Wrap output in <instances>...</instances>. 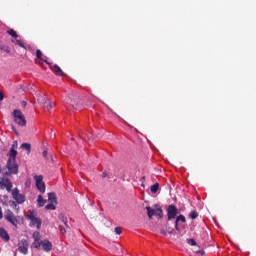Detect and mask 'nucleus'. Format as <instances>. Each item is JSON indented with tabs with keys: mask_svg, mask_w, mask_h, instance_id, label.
<instances>
[{
	"mask_svg": "<svg viewBox=\"0 0 256 256\" xmlns=\"http://www.w3.org/2000/svg\"><path fill=\"white\" fill-rule=\"evenodd\" d=\"M49 68L51 69V71H54L58 75V77H64L65 73L63 72V70L60 68L59 65L54 64L52 66V64H50Z\"/></svg>",
	"mask_w": 256,
	"mask_h": 256,
	"instance_id": "ddd939ff",
	"label": "nucleus"
},
{
	"mask_svg": "<svg viewBox=\"0 0 256 256\" xmlns=\"http://www.w3.org/2000/svg\"><path fill=\"white\" fill-rule=\"evenodd\" d=\"M17 155H18V151L15 150L14 148H11L8 152V156H9L8 161L16 162Z\"/></svg>",
	"mask_w": 256,
	"mask_h": 256,
	"instance_id": "4468645a",
	"label": "nucleus"
},
{
	"mask_svg": "<svg viewBox=\"0 0 256 256\" xmlns=\"http://www.w3.org/2000/svg\"><path fill=\"white\" fill-rule=\"evenodd\" d=\"M17 146H18L17 142H14V143L12 144V146H11V149H15V148H17Z\"/></svg>",
	"mask_w": 256,
	"mask_h": 256,
	"instance_id": "ea45409f",
	"label": "nucleus"
},
{
	"mask_svg": "<svg viewBox=\"0 0 256 256\" xmlns=\"http://www.w3.org/2000/svg\"><path fill=\"white\" fill-rule=\"evenodd\" d=\"M4 51L7 52V53H10L11 50H10L9 47H6V48L4 49Z\"/></svg>",
	"mask_w": 256,
	"mask_h": 256,
	"instance_id": "79ce46f5",
	"label": "nucleus"
},
{
	"mask_svg": "<svg viewBox=\"0 0 256 256\" xmlns=\"http://www.w3.org/2000/svg\"><path fill=\"white\" fill-rule=\"evenodd\" d=\"M48 201H49L50 203L57 204V196H56V193H54V192L48 193Z\"/></svg>",
	"mask_w": 256,
	"mask_h": 256,
	"instance_id": "f3484780",
	"label": "nucleus"
},
{
	"mask_svg": "<svg viewBox=\"0 0 256 256\" xmlns=\"http://www.w3.org/2000/svg\"><path fill=\"white\" fill-rule=\"evenodd\" d=\"M7 33L13 38H18V33L14 29L8 30Z\"/></svg>",
	"mask_w": 256,
	"mask_h": 256,
	"instance_id": "393cba45",
	"label": "nucleus"
},
{
	"mask_svg": "<svg viewBox=\"0 0 256 256\" xmlns=\"http://www.w3.org/2000/svg\"><path fill=\"white\" fill-rule=\"evenodd\" d=\"M115 234L121 235L122 234V228L121 227H115Z\"/></svg>",
	"mask_w": 256,
	"mask_h": 256,
	"instance_id": "2f4dec72",
	"label": "nucleus"
},
{
	"mask_svg": "<svg viewBox=\"0 0 256 256\" xmlns=\"http://www.w3.org/2000/svg\"><path fill=\"white\" fill-rule=\"evenodd\" d=\"M12 198L15 200V202L18 205H22L26 202V196L22 193H20V190L18 188H14L11 191Z\"/></svg>",
	"mask_w": 256,
	"mask_h": 256,
	"instance_id": "39448f33",
	"label": "nucleus"
},
{
	"mask_svg": "<svg viewBox=\"0 0 256 256\" xmlns=\"http://www.w3.org/2000/svg\"><path fill=\"white\" fill-rule=\"evenodd\" d=\"M43 107L46 111H51V109H53V104L50 102V100L46 99L43 103Z\"/></svg>",
	"mask_w": 256,
	"mask_h": 256,
	"instance_id": "6ab92c4d",
	"label": "nucleus"
},
{
	"mask_svg": "<svg viewBox=\"0 0 256 256\" xmlns=\"http://www.w3.org/2000/svg\"><path fill=\"white\" fill-rule=\"evenodd\" d=\"M177 215H178V208L175 205H169L167 208L168 220L171 221L173 219H176Z\"/></svg>",
	"mask_w": 256,
	"mask_h": 256,
	"instance_id": "9b49d317",
	"label": "nucleus"
},
{
	"mask_svg": "<svg viewBox=\"0 0 256 256\" xmlns=\"http://www.w3.org/2000/svg\"><path fill=\"white\" fill-rule=\"evenodd\" d=\"M28 220L30 221L31 227H36L37 230L41 229L42 220L39 217H36L34 213H30L27 216Z\"/></svg>",
	"mask_w": 256,
	"mask_h": 256,
	"instance_id": "0eeeda50",
	"label": "nucleus"
},
{
	"mask_svg": "<svg viewBox=\"0 0 256 256\" xmlns=\"http://www.w3.org/2000/svg\"><path fill=\"white\" fill-rule=\"evenodd\" d=\"M36 57L39 59V61H42L43 63H46V65H51L50 62H48L47 60L43 59V53L40 49L36 50Z\"/></svg>",
	"mask_w": 256,
	"mask_h": 256,
	"instance_id": "dca6fc26",
	"label": "nucleus"
},
{
	"mask_svg": "<svg viewBox=\"0 0 256 256\" xmlns=\"http://www.w3.org/2000/svg\"><path fill=\"white\" fill-rule=\"evenodd\" d=\"M6 168L7 172H5V175L7 176L17 175L19 173V165L16 161H7Z\"/></svg>",
	"mask_w": 256,
	"mask_h": 256,
	"instance_id": "20e7f679",
	"label": "nucleus"
},
{
	"mask_svg": "<svg viewBox=\"0 0 256 256\" xmlns=\"http://www.w3.org/2000/svg\"><path fill=\"white\" fill-rule=\"evenodd\" d=\"M46 202H47V200H45L42 195H38L37 204H38L39 208L44 207Z\"/></svg>",
	"mask_w": 256,
	"mask_h": 256,
	"instance_id": "a211bd4d",
	"label": "nucleus"
},
{
	"mask_svg": "<svg viewBox=\"0 0 256 256\" xmlns=\"http://www.w3.org/2000/svg\"><path fill=\"white\" fill-rule=\"evenodd\" d=\"M0 238L3 239L5 242L10 241V235L4 228H0Z\"/></svg>",
	"mask_w": 256,
	"mask_h": 256,
	"instance_id": "2eb2a0df",
	"label": "nucleus"
},
{
	"mask_svg": "<svg viewBox=\"0 0 256 256\" xmlns=\"http://www.w3.org/2000/svg\"><path fill=\"white\" fill-rule=\"evenodd\" d=\"M188 244L190 246H197V242L195 241V239H188Z\"/></svg>",
	"mask_w": 256,
	"mask_h": 256,
	"instance_id": "7c9ffc66",
	"label": "nucleus"
},
{
	"mask_svg": "<svg viewBox=\"0 0 256 256\" xmlns=\"http://www.w3.org/2000/svg\"><path fill=\"white\" fill-rule=\"evenodd\" d=\"M11 207L14 208L17 212H19V210H20V207H18V204L15 201H13L11 203Z\"/></svg>",
	"mask_w": 256,
	"mask_h": 256,
	"instance_id": "c756f323",
	"label": "nucleus"
},
{
	"mask_svg": "<svg viewBox=\"0 0 256 256\" xmlns=\"http://www.w3.org/2000/svg\"><path fill=\"white\" fill-rule=\"evenodd\" d=\"M45 209L46 210H50V211H55L56 210V203L50 202L49 204H47L45 206Z\"/></svg>",
	"mask_w": 256,
	"mask_h": 256,
	"instance_id": "5701e85b",
	"label": "nucleus"
},
{
	"mask_svg": "<svg viewBox=\"0 0 256 256\" xmlns=\"http://www.w3.org/2000/svg\"><path fill=\"white\" fill-rule=\"evenodd\" d=\"M42 246V241L40 240H34L32 243V248L40 250Z\"/></svg>",
	"mask_w": 256,
	"mask_h": 256,
	"instance_id": "412c9836",
	"label": "nucleus"
},
{
	"mask_svg": "<svg viewBox=\"0 0 256 256\" xmlns=\"http://www.w3.org/2000/svg\"><path fill=\"white\" fill-rule=\"evenodd\" d=\"M59 220L61 221L62 224H59L58 230L62 236H66L67 232L70 230V225L68 224V218L63 214H60Z\"/></svg>",
	"mask_w": 256,
	"mask_h": 256,
	"instance_id": "f03ea898",
	"label": "nucleus"
},
{
	"mask_svg": "<svg viewBox=\"0 0 256 256\" xmlns=\"http://www.w3.org/2000/svg\"><path fill=\"white\" fill-rule=\"evenodd\" d=\"M13 117H14V123H16V125H19V127H26L27 120L21 110H18V109L13 110Z\"/></svg>",
	"mask_w": 256,
	"mask_h": 256,
	"instance_id": "f257e3e1",
	"label": "nucleus"
},
{
	"mask_svg": "<svg viewBox=\"0 0 256 256\" xmlns=\"http://www.w3.org/2000/svg\"><path fill=\"white\" fill-rule=\"evenodd\" d=\"M21 107H23V108L27 107V102L26 101H22L21 102Z\"/></svg>",
	"mask_w": 256,
	"mask_h": 256,
	"instance_id": "e433bc0d",
	"label": "nucleus"
},
{
	"mask_svg": "<svg viewBox=\"0 0 256 256\" xmlns=\"http://www.w3.org/2000/svg\"><path fill=\"white\" fill-rule=\"evenodd\" d=\"M160 234L163 235V236H167L168 235L167 231L164 228L160 229Z\"/></svg>",
	"mask_w": 256,
	"mask_h": 256,
	"instance_id": "473e14b6",
	"label": "nucleus"
},
{
	"mask_svg": "<svg viewBox=\"0 0 256 256\" xmlns=\"http://www.w3.org/2000/svg\"><path fill=\"white\" fill-rule=\"evenodd\" d=\"M0 188H5L8 193L12 191L13 184L8 178L0 177Z\"/></svg>",
	"mask_w": 256,
	"mask_h": 256,
	"instance_id": "9d476101",
	"label": "nucleus"
},
{
	"mask_svg": "<svg viewBox=\"0 0 256 256\" xmlns=\"http://www.w3.org/2000/svg\"><path fill=\"white\" fill-rule=\"evenodd\" d=\"M197 254H201L202 256L205 255V251L204 250H199V251H196Z\"/></svg>",
	"mask_w": 256,
	"mask_h": 256,
	"instance_id": "4c0bfd02",
	"label": "nucleus"
},
{
	"mask_svg": "<svg viewBox=\"0 0 256 256\" xmlns=\"http://www.w3.org/2000/svg\"><path fill=\"white\" fill-rule=\"evenodd\" d=\"M148 218L151 220L154 216L158 217L159 219H162L164 217L163 209L160 207H157L155 205V208H151L150 206L146 207Z\"/></svg>",
	"mask_w": 256,
	"mask_h": 256,
	"instance_id": "7ed1b4c3",
	"label": "nucleus"
},
{
	"mask_svg": "<svg viewBox=\"0 0 256 256\" xmlns=\"http://www.w3.org/2000/svg\"><path fill=\"white\" fill-rule=\"evenodd\" d=\"M32 238L34 241H40L41 240V234L38 231L33 232Z\"/></svg>",
	"mask_w": 256,
	"mask_h": 256,
	"instance_id": "b1692460",
	"label": "nucleus"
},
{
	"mask_svg": "<svg viewBox=\"0 0 256 256\" xmlns=\"http://www.w3.org/2000/svg\"><path fill=\"white\" fill-rule=\"evenodd\" d=\"M29 242L27 239H21L18 243V252L23 255H27L29 250Z\"/></svg>",
	"mask_w": 256,
	"mask_h": 256,
	"instance_id": "1a4fd4ad",
	"label": "nucleus"
},
{
	"mask_svg": "<svg viewBox=\"0 0 256 256\" xmlns=\"http://www.w3.org/2000/svg\"><path fill=\"white\" fill-rule=\"evenodd\" d=\"M11 129L15 133V135H19V132L17 131V129L14 125L11 126Z\"/></svg>",
	"mask_w": 256,
	"mask_h": 256,
	"instance_id": "72a5a7b5",
	"label": "nucleus"
},
{
	"mask_svg": "<svg viewBox=\"0 0 256 256\" xmlns=\"http://www.w3.org/2000/svg\"><path fill=\"white\" fill-rule=\"evenodd\" d=\"M42 156H43V158H47V157H48V151H47V150H44V151L42 152Z\"/></svg>",
	"mask_w": 256,
	"mask_h": 256,
	"instance_id": "c9c22d12",
	"label": "nucleus"
},
{
	"mask_svg": "<svg viewBox=\"0 0 256 256\" xmlns=\"http://www.w3.org/2000/svg\"><path fill=\"white\" fill-rule=\"evenodd\" d=\"M189 217L192 219V220H196L197 217H199V213L197 211H192L189 215Z\"/></svg>",
	"mask_w": 256,
	"mask_h": 256,
	"instance_id": "a878e982",
	"label": "nucleus"
},
{
	"mask_svg": "<svg viewBox=\"0 0 256 256\" xmlns=\"http://www.w3.org/2000/svg\"><path fill=\"white\" fill-rule=\"evenodd\" d=\"M20 148L26 150L28 154L31 153L32 147L30 143H22Z\"/></svg>",
	"mask_w": 256,
	"mask_h": 256,
	"instance_id": "aec40b11",
	"label": "nucleus"
},
{
	"mask_svg": "<svg viewBox=\"0 0 256 256\" xmlns=\"http://www.w3.org/2000/svg\"><path fill=\"white\" fill-rule=\"evenodd\" d=\"M103 178H106V173H103Z\"/></svg>",
	"mask_w": 256,
	"mask_h": 256,
	"instance_id": "37998d69",
	"label": "nucleus"
},
{
	"mask_svg": "<svg viewBox=\"0 0 256 256\" xmlns=\"http://www.w3.org/2000/svg\"><path fill=\"white\" fill-rule=\"evenodd\" d=\"M160 189V184L155 183L154 185L151 186L150 191L152 194H156Z\"/></svg>",
	"mask_w": 256,
	"mask_h": 256,
	"instance_id": "4be33fe9",
	"label": "nucleus"
},
{
	"mask_svg": "<svg viewBox=\"0 0 256 256\" xmlns=\"http://www.w3.org/2000/svg\"><path fill=\"white\" fill-rule=\"evenodd\" d=\"M0 219H3V212H2V208L0 207Z\"/></svg>",
	"mask_w": 256,
	"mask_h": 256,
	"instance_id": "a19ab883",
	"label": "nucleus"
},
{
	"mask_svg": "<svg viewBox=\"0 0 256 256\" xmlns=\"http://www.w3.org/2000/svg\"><path fill=\"white\" fill-rule=\"evenodd\" d=\"M176 221H177V223H179V222L185 223L186 219H185L184 215H179V216H177Z\"/></svg>",
	"mask_w": 256,
	"mask_h": 256,
	"instance_id": "c85d7f7f",
	"label": "nucleus"
},
{
	"mask_svg": "<svg viewBox=\"0 0 256 256\" xmlns=\"http://www.w3.org/2000/svg\"><path fill=\"white\" fill-rule=\"evenodd\" d=\"M12 42H14L15 44L19 45L20 47L26 49L25 44L21 40L16 39V40H12Z\"/></svg>",
	"mask_w": 256,
	"mask_h": 256,
	"instance_id": "bb28decb",
	"label": "nucleus"
},
{
	"mask_svg": "<svg viewBox=\"0 0 256 256\" xmlns=\"http://www.w3.org/2000/svg\"><path fill=\"white\" fill-rule=\"evenodd\" d=\"M4 101V94L0 91V102Z\"/></svg>",
	"mask_w": 256,
	"mask_h": 256,
	"instance_id": "58836bf2",
	"label": "nucleus"
},
{
	"mask_svg": "<svg viewBox=\"0 0 256 256\" xmlns=\"http://www.w3.org/2000/svg\"><path fill=\"white\" fill-rule=\"evenodd\" d=\"M175 230L180 231L179 222L175 220Z\"/></svg>",
	"mask_w": 256,
	"mask_h": 256,
	"instance_id": "f704fd0d",
	"label": "nucleus"
},
{
	"mask_svg": "<svg viewBox=\"0 0 256 256\" xmlns=\"http://www.w3.org/2000/svg\"><path fill=\"white\" fill-rule=\"evenodd\" d=\"M4 219L14 227H17L19 223L17 217L10 209L4 211Z\"/></svg>",
	"mask_w": 256,
	"mask_h": 256,
	"instance_id": "423d86ee",
	"label": "nucleus"
},
{
	"mask_svg": "<svg viewBox=\"0 0 256 256\" xmlns=\"http://www.w3.org/2000/svg\"><path fill=\"white\" fill-rule=\"evenodd\" d=\"M166 231L168 232L169 235H173L174 233V228L171 227L169 224L166 225Z\"/></svg>",
	"mask_w": 256,
	"mask_h": 256,
	"instance_id": "cd10ccee",
	"label": "nucleus"
},
{
	"mask_svg": "<svg viewBox=\"0 0 256 256\" xmlns=\"http://www.w3.org/2000/svg\"><path fill=\"white\" fill-rule=\"evenodd\" d=\"M35 182H36V188L37 190L44 194L46 192V185L45 182L43 181V176L42 175H38L34 177Z\"/></svg>",
	"mask_w": 256,
	"mask_h": 256,
	"instance_id": "6e6552de",
	"label": "nucleus"
},
{
	"mask_svg": "<svg viewBox=\"0 0 256 256\" xmlns=\"http://www.w3.org/2000/svg\"><path fill=\"white\" fill-rule=\"evenodd\" d=\"M41 246L44 252H51L53 250V244L48 239L41 240Z\"/></svg>",
	"mask_w": 256,
	"mask_h": 256,
	"instance_id": "f8f14e48",
	"label": "nucleus"
}]
</instances>
